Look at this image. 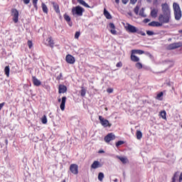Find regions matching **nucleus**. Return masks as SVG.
Returning a JSON list of instances; mask_svg holds the SVG:
<instances>
[{
	"instance_id": "obj_38",
	"label": "nucleus",
	"mask_w": 182,
	"mask_h": 182,
	"mask_svg": "<svg viewBox=\"0 0 182 182\" xmlns=\"http://www.w3.org/2000/svg\"><path fill=\"white\" fill-rule=\"evenodd\" d=\"M140 9V7L139 6H136L135 8H134V13L137 15L139 14V10Z\"/></svg>"
},
{
	"instance_id": "obj_58",
	"label": "nucleus",
	"mask_w": 182,
	"mask_h": 182,
	"mask_svg": "<svg viewBox=\"0 0 182 182\" xmlns=\"http://www.w3.org/2000/svg\"><path fill=\"white\" fill-rule=\"evenodd\" d=\"M70 26H72V24L69 23Z\"/></svg>"
},
{
	"instance_id": "obj_18",
	"label": "nucleus",
	"mask_w": 182,
	"mask_h": 182,
	"mask_svg": "<svg viewBox=\"0 0 182 182\" xmlns=\"http://www.w3.org/2000/svg\"><path fill=\"white\" fill-rule=\"evenodd\" d=\"M77 1L78 4H80V5H82V6H85V8H90L89 4H87V2L84 0H77Z\"/></svg>"
},
{
	"instance_id": "obj_29",
	"label": "nucleus",
	"mask_w": 182,
	"mask_h": 182,
	"mask_svg": "<svg viewBox=\"0 0 182 182\" xmlns=\"http://www.w3.org/2000/svg\"><path fill=\"white\" fill-rule=\"evenodd\" d=\"M143 137V134L140 131H136V139L140 140Z\"/></svg>"
},
{
	"instance_id": "obj_10",
	"label": "nucleus",
	"mask_w": 182,
	"mask_h": 182,
	"mask_svg": "<svg viewBox=\"0 0 182 182\" xmlns=\"http://www.w3.org/2000/svg\"><path fill=\"white\" fill-rule=\"evenodd\" d=\"M65 60L68 63H70V65H73V63H75V57L72 55H68L65 57Z\"/></svg>"
},
{
	"instance_id": "obj_48",
	"label": "nucleus",
	"mask_w": 182,
	"mask_h": 182,
	"mask_svg": "<svg viewBox=\"0 0 182 182\" xmlns=\"http://www.w3.org/2000/svg\"><path fill=\"white\" fill-rule=\"evenodd\" d=\"M122 4L126 5V4H127V2H129V0H122Z\"/></svg>"
},
{
	"instance_id": "obj_34",
	"label": "nucleus",
	"mask_w": 182,
	"mask_h": 182,
	"mask_svg": "<svg viewBox=\"0 0 182 182\" xmlns=\"http://www.w3.org/2000/svg\"><path fill=\"white\" fill-rule=\"evenodd\" d=\"M139 15L143 18H146V14H144V9H141V10H140Z\"/></svg>"
},
{
	"instance_id": "obj_16",
	"label": "nucleus",
	"mask_w": 182,
	"mask_h": 182,
	"mask_svg": "<svg viewBox=\"0 0 182 182\" xmlns=\"http://www.w3.org/2000/svg\"><path fill=\"white\" fill-rule=\"evenodd\" d=\"M163 24L159 21H152L149 23V26H162Z\"/></svg>"
},
{
	"instance_id": "obj_2",
	"label": "nucleus",
	"mask_w": 182,
	"mask_h": 182,
	"mask_svg": "<svg viewBox=\"0 0 182 182\" xmlns=\"http://www.w3.org/2000/svg\"><path fill=\"white\" fill-rule=\"evenodd\" d=\"M72 14L73 16H83V13L85 12V9L80 6H77L73 7Z\"/></svg>"
},
{
	"instance_id": "obj_19",
	"label": "nucleus",
	"mask_w": 182,
	"mask_h": 182,
	"mask_svg": "<svg viewBox=\"0 0 182 182\" xmlns=\"http://www.w3.org/2000/svg\"><path fill=\"white\" fill-rule=\"evenodd\" d=\"M159 12V10L156 9H153L151 11V16H152V18H157V14Z\"/></svg>"
},
{
	"instance_id": "obj_22",
	"label": "nucleus",
	"mask_w": 182,
	"mask_h": 182,
	"mask_svg": "<svg viewBox=\"0 0 182 182\" xmlns=\"http://www.w3.org/2000/svg\"><path fill=\"white\" fill-rule=\"evenodd\" d=\"M68 90V88L65 85L59 86V93H65Z\"/></svg>"
},
{
	"instance_id": "obj_23",
	"label": "nucleus",
	"mask_w": 182,
	"mask_h": 182,
	"mask_svg": "<svg viewBox=\"0 0 182 182\" xmlns=\"http://www.w3.org/2000/svg\"><path fill=\"white\" fill-rule=\"evenodd\" d=\"M131 60H132V62H139V60H140V58H139V57L136 56L132 53Z\"/></svg>"
},
{
	"instance_id": "obj_17",
	"label": "nucleus",
	"mask_w": 182,
	"mask_h": 182,
	"mask_svg": "<svg viewBox=\"0 0 182 182\" xmlns=\"http://www.w3.org/2000/svg\"><path fill=\"white\" fill-rule=\"evenodd\" d=\"M46 42L48 46L53 48V45H55V43H53V40H52V38L49 37L48 38H47Z\"/></svg>"
},
{
	"instance_id": "obj_14",
	"label": "nucleus",
	"mask_w": 182,
	"mask_h": 182,
	"mask_svg": "<svg viewBox=\"0 0 182 182\" xmlns=\"http://www.w3.org/2000/svg\"><path fill=\"white\" fill-rule=\"evenodd\" d=\"M180 46H181L180 43H173L168 46V49L171 50L173 49H177V48H180Z\"/></svg>"
},
{
	"instance_id": "obj_43",
	"label": "nucleus",
	"mask_w": 182,
	"mask_h": 182,
	"mask_svg": "<svg viewBox=\"0 0 182 182\" xmlns=\"http://www.w3.org/2000/svg\"><path fill=\"white\" fill-rule=\"evenodd\" d=\"M116 66L117 68H122V66H123V63H122V62H119L117 63Z\"/></svg>"
},
{
	"instance_id": "obj_36",
	"label": "nucleus",
	"mask_w": 182,
	"mask_h": 182,
	"mask_svg": "<svg viewBox=\"0 0 182 182\" xmlns=\"http://www.w3.org/2000/svg\"><path fill=\"white\" fill-rule=\"evenodd\" d=\"M33 5L36 10H38V0H32Z\"/></svg>"
},
{
	"instance_id": "obj_47",
	"label": "nucleus",
	"mask_w": 182,
	"mask_h": 182,
	"mask_svg": "<svg viewBox=\"0 0 182 182\" xmlns=\"http://www.w3.org/2000/svg\"><path fill=\"white\" fill-rule=\"evenodd\" d=\"M137 2V0H130V3L132 4V5H134Z\"/></svg>"
},
{
	"instance_id": "obj_45",
	"label": "nucleus",
	"mask_w": 182,
	"mask_h": 182,
	"mask_svg": "<svg viewBox=\"0 0 182 182\" xmlns=\"http://www.w3.org/2000/svg\"><path fill=\"white\" fill-rule=\"evenodd\" d=\"M107 92L108 93H113V88H109V89H107Z\"/></svg>"
},
{
	"instance_id": "obj_59",
	"label": "nucleus",
	"mask_w": 182,
	"mask_h": 182,
	"mask_svg": "<svg viewBox=\"0 0 182 182\" xmlns=\"http://www.w3.org/2000/svg\"><path fill=\"white\" fill-rule=\"evenodd\" d=\"M60 76H62V73L60 74Z\"/></svg>"
},
{
	"instance_id": "obj_46",
	"label": "nucleus",
	"mask_w": 182,
	"mask_h": 182,
	"mask_svg": "<svg viewBox=\"0 0 182 182\" xmlns=\"http://www.w3.org/2000/svg\"><path fill=\"white\" fill-rule=\"evenodd\" d=\"M4 106H5V102H2L0 104V110H2V107H4Z\"/></svg>"
},
{
	"instance_id": "obj_28",
	"label": "nucleus",
	"mask_w": 182,
	"mask_h": 182,
	"mask_svg": "<svg viewBox=\"0 0 182 182\" xmlns=\"http://www.w3.org/2000/svg\"><path fill=\"white\" fill-rule=\"evenodd\" d=\"M4 72H5V75L7 76V77H9V72H10L9 66L5 67Z\"/></svg>"
},
{
	"instance_id": "obj_25",
	"label": "nucleus",
	"mask_w": 182,
	"mask_h": 182,
	"mask_svg": "<svg viewBox=\"0 0 182 182\" xmlns=\"http://www.w3.org/2000/svg\"><path fill=\"white\" fill-rule=\"evenodd\" d=\"M167 113L166 112V111H161L159 114V116H161V117L162 119H164V120H167V117H166Z\"/></svg>"
},
{
	"instance_id": "obj_21",
	"label": "nucleus",
	"mask_w": 182,
	"mask_h": 182,
	"mask_svg": "<svg viewBox=\"0 0 182 182\" xmlns=\"http://www.w3.org/2000/svg\"><path fill=\"white\" fill-rule=\"evenodd\" d=\"M132 55H143V53H144V51H143L142 50H132Z\"/></svg>"
},
{
	"instance_id": "obj_33",
	"label": "nucleus",
	"mask_w": 182,
	"mask_h": 182,
	"mask_svg": "<svg viewBox=\"0 0 182 182\" xmlns=\"http://www.w3.org/2000/svg\"><path fill=\"white\" fill-rule=\"evenodd\" d=\"M41 122H42L43 124H46L48 123V118H46V115H44L42 117Z\"/></svg>"
},
{
	"instance_id": "obj_4",
	"label": "nucleus",
	"mask_w": 182,
	"mask_h": 182,
	"mask_svg": "<svg viewBox=\"0 0 182 182\" xmlns=\"http://www.w3.org/2000/svg\"><path fill=\"white\" fill-rule=\"evenodd\" d=\"M170 18H171V14H160L159 21L163 25V23H168L170 22Z\"/></svg>"
},
{
	"instance_id": "obj_5",
	"label": "nucleus",
	"mask_w": 182,
	"mask_h": 182,
	"mask_svg": "<svg viewBox=\"0 0 182 182\" xmlns=\"http://www.w3.org/2000/svg\"><path fill=\"white\" fill-rule=\"evenodd\" d=\"M161 11L164 15H171V11L170 10V6L167 3L161 4Z\"/></svg>"
},
{
	"instance_id": "obj_51",
	"label": "nucleus",
	"mask_w": 182,
	"mask_h": 182,
	"mask_svg": "<svg viewBox=\"0 0 182 182\" xmlns=\"http://www.w3.org/2000/svg\"><path fill=\"white\" fill-rule=\"evenodd\" d=\"M118 181H119L118 178H114L111 182H118Z\"/></svg>"
},
{
	"instance_id": "obj_13",
	"label": "nucleus",
	"mask_w": 182,
	"mask_h": 182,
	"mask_svg": "<svg viewBox=\"0 0 182 182\" xmlns=\"http://www.w3.org/2000/svg\"><path fill=\"white\" fill-rule=\"evenodd\" d=\"M102 166V164L99 161H95L91 165V168L96 170V168H100Z\"/></svg>"
},
{
	"instance_id": "obj_8",
	"label": "nucleus",
	"mask_w": 182,
	"mask_h": 182,
	"mask_svg": "<svg viewBox=\"0 0 182 182\" xmlns=\"http://www.w3.org/2000/svg\"><path fill=\"white\" fill-rule=\"evenodd\" d=\"M79 167L77 166V164H73L70 166V171H71V173H73V174H78L79 173V170H78Z\"/></svg>"
},
{
	"instance_id": "obj_26",
	"label": "nucleus",
	"mask_w": 182,
	"mask_h": 182,
	"mask_svg": "<svg viewBox=\"0 0 182 182\" xmlns=\"http://www.w3.org/2000/svg\"><path fill=\"white\" fill-rule=\"evenodd\" d=\"M53 6L57 14H59L60 11L59 10V5L56 3H53Z\"/></svg>"
},
{
	"instance_id": "obj_27",
	"label": "nucleus",
	"mask_w": 182,
	"mask_h": 182,
	"mask_svg": "<svg viewBox=\"0 0 182 182\" xmlns=\"http://www.w3.org/2000/svg\"><path fill=\"white\" fill-rule=\"evenodd\" d=\"M42 9L43 12L45 14H48V6H46V4L45 3H42Z\"/></svg>"
},
{
	"instance_id": "obj_41",
	"label": "nucleus",
	"mask_w": 182,
	"mask_h": 182,
	"mask_svg": "<svg viewBox=\"0 0 182 182\" xmlns=\"http://www.w3.org/2000/svg\"><path fill=\"white\" fill-rule=\"evenodd\" d=\"M33 46V44L32 43V41H28V46L29 49L32 48Z\"/></svg>"
},
{
	"instance_id": "obj_6",
	"label": "nucleus",
	"mask_w": 182,
	"mask_h": 182,
	"mask_svg": "<svg viewBox=\"0 0 182 182\" xmlns=\"http://www.w3.org/2000/svg\"><path fill=\"white\" fill-rule=\"evenodd\" d=\"M11 16H13V21L15 23H18L19 19V12L16 9L11 10Z\"/></svg>"
},
{
	"instance_id": "obj_32",
	"label": "nucleus",
	"mask_w": 182,
	"mask_h": 182,
	"mask_svg": "<svg viewBox=\"0 0 182 182\" xmlns=\"http://www.w3.org/2000/svg\"><path fill=\"white\" fill-rule=\"evenodd\" d=\"M163 92H159V94H157V95H156V99L158 100H163Z\"/></svg>"
},
{
	"instance_id": "obj_50",
	"label": "nucleus",
	"mask_w": 182,
	"mask_h": 182,
	"mask_svg": "<svg viewBox=\"0 0 182 182\" xmlns=\"http://www.w3.org/2000/svg\"><path fill=\"white\" fill-rule=\"evenodd\" d=\"M172 182H176V174L173 176L172 178Z\"/></svg>"
},
{
	"instance_id": "obj_42",
	"label": "nucleus",
	"mask_w": 182,
	"mask_h": 182,
	"mask_svg": "<svg viewBox=\"0 0 182 182\" xmlns=\"http://www.w3.org/2000/svg\"><path fill=\"white\" fill-rule=\"evenodd\" d=\"M79 36H80V32H76L75 34V39H78Z\"/></svg>"
},
{
	"instance_id": "obj_12",
	"label": "nucleus",
	"mask_w": 182,
	"mask_h": 182,
	"mask_svg": "<svg viewBox=\"0 0 182 182\" xmlns=\"http://www.w3.org/2000/svg\"><path fill=\"white\" fill-rule=\"evenodd\" d=\"M58 102H60L61 104L60 105V108L62 111L65 110V105L66 103V97H63L62 99L60 98L58 99Z\"/></svg>"
},
{
	"instance_id": "obj_15",
	"label": "nucleus",
	"mask_w": 182,
	"mask_h": 182,
	"mask_svg": "<svg viewBox=\"0 0 182 182\" xmlns=\"http://www.w3.org/2000/svg\"><path fill=\"white\" fill-rule=\"evenodd\" d=\"M33 83L34 86H41L42 82H41V80H38L36 77H33Z\"/></svg>"
},
{
	"instance_id": "obj_24",
	"label": "nucleus",
	"mask_w": 182,
	"mask_h": 182,
	"mask_svg": "<svg viewBox=\"0 0 182 182\" xmlns=\"http://www.w3.org/2000/svg\"><path fill=\"white\" fill-rule=\"evenodd\" d=\"M104 15L107 19H112V15H110V13H109L106 9H104Z\"/></svg>"
},
{
	"instance_id": "obj_56",
	"label": "nucleus",
	"mask_w": 182,
	"mask_h": 182,
	"mask_svg": "<svg viewBox=\"0 0 182 182\" xmlns=\"http://www.w3.org/2000/svg\"><path fill=\"white\" fill-rule=\"evenodd\" d=\"M105 110H106V112H107V107H105Z\"/></svg>"
},
{
	"instance_id": "obj_3",
	"label": "nucleus",
	"mask_w": 182,
	"mask_h": 182,
	"mask_svg": "<svg viewBox=\"0 0 182 182\" xmlns=\"http://www.w3.org/2000/svg\"><path fill=\"white\" fill-rule=\"evenodd\" d=\"M124 28L126 29L127 32H129V33H136V32H139V28L137 27L127 23L124 26Z\"/></svg>"
},
{
	"instance_id": "obj_30",
	"label": "nucleus",
	"mask_w": 182,
	"mask_h": 182,
	"mask_svg": "<svg viewBox=\"0 0 182 182\" xmlns=\"http://www.w3.org/2000/svg\"><path fill=\"white\" fill-rule=\"evenodd\" d=\"M103 178H105V174H103V173L100 172L99 174H98V180L100 181H103Z\"/></svg>"
},
{
	"instance_id": "obj_44",
	"label": "nucleus",
	"mask_w": 182,
	"mask_h": 182,
	"mask_svg": "<svg viewBox=\"0 0 182 182\" xmlns=\"http://www.w3.org/2000/svg\"><path fill=\"white\" fill-rule=\"evenodd\" d=\"M23 4H25L26 5H28V4H29V2H31V0H22Z\"/></svg>"
},
{
	"instance_id": "obj_11",
	"label": "nucleus",
	"mask_w": 182,
	"mask_h": 182,
	"mask_svg": "<svg viewBox=\"0 0 182 182\" xmlns=\"http://www.w3.org/2000/svg\"><path fill=\"white\" fill-rule=\"evenodd\" d=\"M109 27L110 28L109 32H111L112 35H117V31H116V26H114V24L113 23H109Z\"/></svg>"
},
{
	"instance_id": "obj_57",
	"label": "nucleus",
	"mask_w": 182,
	"mask_h": 182,
	"mask_svg": "<svg viewBox=\"0 0 182 182\" xmlns=\"http://www.w3.org/2000/svg\"><path fill=\"white\" fill-rule=\"evenodd\" d=\"M62 182H66V181H65V180H64V181H63Z\"/></svg>"
},
{
	"instance_id": "obj_55",
	"label": "nucleus",
	"mask_w": 182,
	"mask_h": 182,
	"mask_svg": "<svg viewBox=\"0 0 182 182\" xmlns=\"http://www.w3.org/2000/svg\"><path fill=\"white\" fill-rule=\"evenodd\" d=\"M5 141H6V144H8V139H6Z\"/></svg>"
},
{
	"instance_id": "obj_1",
	"label": "nucleus",
	"mask_w": 182,
	"mask_h": 182,
	"mask_svg": "<svg viewBox=\"0 0 182 182\" xmlns=\"http://www.w3.org/2000/svg\"><path fill=\"white\" fill-rule=\"evenodd\" d=\"M173 9L174 12L175 19L176 21H180L181 19V9H180V5L177 3L173 4Z\"/></svg>"
},
{
	"instance_id": "obj_9",
	"label": "nucleus",
	"mask_w": 182,
	"mask_h": 182,
	"mask_svg": "<svg viewBox=\"0 0 182 182\" xmlns=\"http://www.w3.org/2000/svg\"><path fill=\"white\" fill-rule=\"evenodd\" d=\"M114 139H116V136H114L113 133H110L105 137V141H106V143H110V141L114 140Z\"/></svg>"
},
{
	"instance_id": "obj_7",
	"label": "nucleus",
	"mask_w": 182,
	"mask_h": 182,
	"mask_svg": "<svg viewBox=\"0 0 182 182\" xmlns=\"http://www.w3.org/2000/svg\"><path fill=\"white\" fill-rule=\"evenodd\" d=\"M99 120L103 127H110L112 124L109 122V120L105 119L102 116H99Z\"/></svg>"
},
{
	"instance_id": "obj_49",
	"label": "nucleus",
	"mask_w": 182,
	"mask_h": 182,
	"mask_svg": "<svg viewBox=\"0 0 182 182\" xmlns=\"http://www.w3.org/2000/svg\"><path fill=\"white\" fill-rule=\"evenodd\" d=\"M178 181H179V182H182V172H181V174H180Z\"/></svg>"
},
{
	"instance_id": "obj_40",
	"label": "nucleus",
	"mask_w": 182,
	"mask_h": 182,
	"mask_svg": "<svg viewBox=\"0 0 182 182\" xmlns=\"http://www.w3.org/2000/svg\"><path fill=\"white\" fill-rule=\"evenodd\" d=\"M146 34L149 35V36H153V35H154V32L151 31H147Z\"/></svg>"
},
{
	"instance_id": "obj_52",
	"label": "nucleus",
	"mask_w": 182,
	"mask_h": 182,
	"mask_svg": "<svg viewBox=\"0 0 182 182\" xmlns=\"http://www.w3.org/2000/svg\"><path fill=\"white\" fill-rule=\"evenodd\" d=\"M145 23H147L148 22H150V19L146 18L144 20Z\"/></svg>"
},
{
	"instance_id": "obj_35",
	"label": "nucleus",
	"mask_w": 182,
	"mask_h": 182,
	"mask_svg": "<svg viewBox=\"0 0 182 182\" xmlns=\"http://www.w3.org/2000/svg\"><path fill=\"white\" fill-rule=\"evenodd\" d=\"M64 19L67 21V22H70V16H69V15L68 14H64Z\"/></svg>"
},
{
	"instance_id": "obj_53",
	"label": "nucleus",
	"mask_w": 182,
	"mask_h": 182,
	"mask_svg": "<svg viewBox=\"0 0 182 182\" xmlns=\"http://www.w3.org/2000/svg\"><path fill=\"white\" fill-rule=\"evenodd\" d=\"M116 4H119L120 2V0H115Z\"/></svg>"
},
{
	"instance_id": "obj_37",
	"label": "nucleus",
	"mask_w": 182,
	"mask_h": 182,
	"mask_svg": "<svg viewBox=\"0 0 182 182\" xmlns=\"http://www.w3.org/2000/svg\"><path fill=\"white\" fill-rule=\"evenodd\" d=\"M135 66L137 69H141L143 68V65L141 63H136Z\"/></svg>"
},
{
	"instance_id": "obj_31",
	"label": "nucleus",
	"mask_w": 182,
	"mask_h": 182,
	"mask_svg": "<svg viewBox=\"0 0 182 182\" xmlns=\"http://www.w3.org/2000/svg\"><path fill=\"white\" fill-rule=\"evenodd\" d=\"M80 96H82V97H85V96H86V90L84 87H82L80 90Z\"/></svg>"
},
{
	"instance_id": "obj_54",
	"label": "nucleus",
	"mask_w": 182,
	"mask_h": 182,
	"mask_svg": "<svg viewBox=\"0 0 182 182\" xmlns=\"http://www.w3.org/2000/svg\"><path fill=\"white\" fill-rule=\"evenodd\" d=\"M99 153H105V151H99Z\"/></svg>"
},
{
	"instance_id": "obj_20",
	"label": "nucleus",
	"mask_w": 182,
	"mask_h": 182,
	"mask_svg": "<svg viewBox=\"0 0 182 182\" xmlns=\"http://www.w3.org/2000/svg\"><path fill=\"white\" fill-rule=\"evenodd\" d=\"M117 159H119V160H120V161H122V163H123L124 164H126V163H127V161H129L127 160V158L124 157V156H117Z\"/></svg>"
},
{
	"instance_id": "obj_39",
	"label": "nucleus",
	"mask_w": 182,
	"mask_h": 182,
	"mask_svg": "<svg viewBox=\"0 0 182 182\" xmlns=\"http://www.w3.org/2000/svg\"><path fill=\"white\" fill-rule=\"evenodd\" d=\"M122 144H124V141H119L118 142L116 143V146L119 147V146H122Z\"/></svg>"
}]
</instances>
